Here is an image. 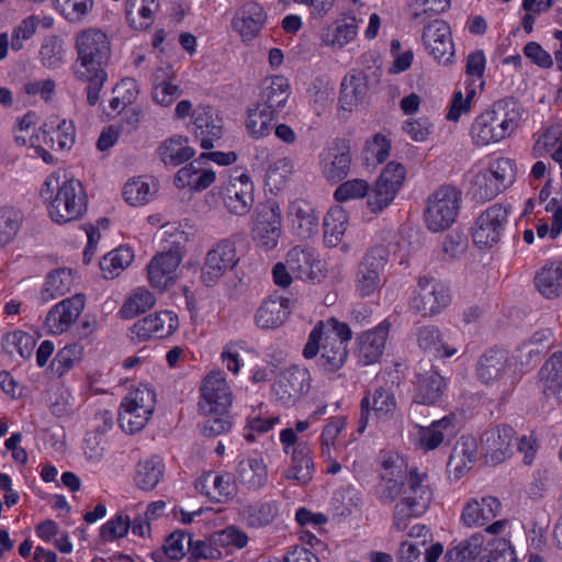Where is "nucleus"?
I'll return each mask as SVG.
<instances>
[{
    "instance_id": "f257e3e1",
    "label": "nucleus",
    "mask_w": 562,
    "mask_h": 562,
    "mask_svg": "<svg viewBox=\"0 0 562 562\" xmlns=\"http://www.w3.org/2000/svg\"><path fill=\"white\" fill-rule=\"evenodd\" d=\"M376 490L383 504H391L400 496L393 512V527L398 531L426 513L432 501L428 474L417 468L408 469L404 458L396 453L383 457Z\"/></svg>"
},
{
    "instance_id": "f03ea898",
    "label": "nucleus",
    "mask_w": 562,
    "mask_h": 562,
    "mask_svg": "<svg viewBox=\"0 0 562 562\" xmlns=\"http://www.w3.org/2000/svg\"><path fill=\"white\" fill-rule=\"evenodd\" d=\"M75 48L77 58L72 67L74 75L77 80L88 85L87 102L95 105L108 79L105 69L111 58L110 40L100 29H86L77 34Z\"/></svg>"
},
{
    "instance_id": "7ed1b4c3",
    "label": "nucleus",
    "mask_w": 562,
    "mask_h": 562,
    "mask_svg": "<svg viewBox=\"0 0 562 562\" xmlns=\"http://www.w3.org/2000/svg\"><path fill=\"white\" fill-rule=\"evenodd\" d=\"M352 337L351 329L346 323L336 318L318 322L308 335L303 348L305 359H314L319 351L318 367L325 372L338 371L347 360V344Z\"/></svg>"
},
{
    "instance_id": "20e7f679",
    "label": "nucleus",
    "mask_w": 562,
    "mask_h": 562,
    "mask_svg": "<svg viewBox=\"0 0 562 562\" xmlns=\"http://www.w3.org/2000/svg\"><path fill=\"white\" fill-rule=\"evenodd\" d=\"M41 195L48 202L49 217L57 224L79 220L87 211V195L77 179H65L52 175L46 178Z\"/></svg>"
},
{
    "instance_id": "39448f33",
    "label": "nucleus",
    "mask_w": 562,
    "mask_h": 562,
    "mask_svg": "<svg viewBox=\"0 0 562 562\" xmlns=\"http://www.w3.org/2000/svg\"><path fill=\"white\" fill-rule=\"evenodd\" d=\"M520 119L521 114L515 101L495 102L490 110L475 119L471 137L477 146L497 143L514 132Z\"/></svg>"
},
{
    "instance_id": "423d86ee",
    "label": "nucleus",
    "mask_w": 562,
    "mask_h": 562,
    "mask_svg": "<svg viewBox=\"0 0 562 562\" xmlns=\"http://www.w3.org/2000/svg\"><path fill=\"white\" fill-rule=\"evenodd\" d=\"M156 394L147 387L131 391L122 401L119 422L125 432L134 434L145 427L155 409Z\"/></svg>"
},
{
    "instance_id": "0eeeda50",
    "label": "nucleus",
    "mask_w": 562,
    "mask_h": 562,
    "mask_svg": "<svg viewBox=\"0 0 562 562\" xmlns=\"http://www.w3.org/2000/svg\"><path fill=\"white\" fill-rule=\"evenodd\" d=\"M460 209V192L449 186L440 187L427 200L425 221L429 231L442 232L456 221Z\"/></svg>"
},
{
    "instance_id": "6e6552de",
    "label": "nucleus",
    "mask_w": 562,
    "mask_h": 562,
    "mask_svg": "<svg viewBox=\"0 0 562 562\" xmlns=\"http://www.w3.org/2000/svg\"><path fill=\"white\" fill-rule=\"evenodd\" d=\"M184 240V232H177L175 240L170 241L169 248L150 260L147 266V273L153 288L162 291L175 284L177 268L182 260V243Z\"/></svg>"
},
{
    "instance_id": "1a4fd4ad",
    "label": "nucleus",
    "mask_w": 562,
    "mask_h": 562,
    "mask_svg": "<svg viewBox=\"0 0 562 562\" xmlns=\"http://www.w3.org/2000/svg\"><path fill=\"white\" fill-rule=\"evenodd\" d=\"M406 169L402 164L389 162L367 193V204L372 213H380L394 200L404 183Z\"/></svg>"
},
{
    "instance_id": "9d476101",
    "label": "nucleus",
    "mask_w": 562,
    "mask_h": 562,
    "mask_svg": "<svg viewBox=\"0 0 562 562\" xmlns=\"http://www.w3.org/2000/svg\"><path fill=\"white\" fill-rule=\"evenodd\" d=\"M281 225L282 215L279 203L272 199L259 203L254 214V240L266 249L274 248L281 235Z\"/></svg>"
},
{
    "instance_id": "9b49d317",
    "label": "nucleus",
    "mask_w": 562,
    "mask_h": 562,
    "mask_svg": "<svg viewBox=\"0 0 562 562\" xmlns=\"http://www.w3.org/2000/svg\"><path fill=\"white\" fill-rule=\"evenodd\" d=\"M450 303L449 289L434 278L420 277L417 292L412 297L411 307L423 316L439 314Z\"/></svg>"
},
{
    "instance_id": "f8f14e48",
    "label": "nucleus",
    "mask_w": 562,
    "mask_h": 562,
    "mask_svg": "<svg viewBox=\"0 0 562 562\" xmlns=\"http://www.w3.org/2000/svg\"><path fill=\"white\" fill-rule=\"evenodd\" d=\"M509 207L494 204L481 213L472 227L473 243L480 247H491L501 240L508 222Z\"/></svg>"
},
{
    "instance_id": "ddd939ff",
    "label": "nucleus",
    "mask_w": 562,
    "mask_h": 562,
    "mask_svg": "<svg viewBox=\"0 0 562 562\" xmlns=\"http://www.w3.org/2000/svg\"><path fill=\"white\" fill-rule=\"evenodd\" d=\"M389 257L390 251L383 245L372 247L366 254L359 265L356 280V290L360 296H370L380 288V273L383 271Z\"/></svg>"
},
{
    "instance_id": "4468645a",
    "label": "nucleus",
    "mask_w": 562,
    "mask_h": 562,
    "mask_svg": "<svg viewBox=\"0 0 562 562\" xmlns=\"http://www.w3.org/2000/svg\"><path fill=\"white\" fill-rule=\"evenodd\" d=\"M233 402V395L225 380L224 373L213 371L207 374L201 385V401L199 407L202 414H225Z\"/></svg>"
},
{
    "instance_id": "2eb2a0df",
    "label": "nucleus",
    "mask_w": 562,
    "mask_h": 562,
    "mask_svg": "<svg viewBox=\"0 0 562 562\" xmlns=\"http://www.w3.org/2000/svg\"><path fill=\"white\" fill-rule=\"evenodd\" d=\"M311 387L310 372L292 366L278 375L273 384L276 400L283 406H293Z\"/></svg>"
},
{
    "instance_id": "dca6fc26",
    "label": "nucleus",
    "mask_w": 562,
    "mask_h": 562,
    "mask_svg": "<svg viewBox=\"0 0 562 562\" xmlns=\"http://www.w3.org/2000/svg\"><path fill=\"white\" fill-rule=\"evenodd\" d=\"M237 262L235 244L229 239H222L206 254L201 273L202 282L206 286L214 285Z\"/></svg>"
},
{
    "instance_id": "f3484780",
    "label": "nucleus",
    "mask_w": 562,
    "mask_h": 562,
    "mask_svg": "<svg viewBox=\"0 0 562 562\" xmlns=\"http://www.w3.org/2000/svg\"><path fill=\"white\" fill-rule=\"evenodd\" d=\"M515 430L508 425L486 430L481 437V450L488 465H497L513 453Z\"/></svg>"
},
{
    "instance_id": "a211bd4d",
    "label": "nucleus",
    "mask_w": 562,
    "mask_h": 562,
    "mask_svg": "<svg viewBox=\"0 0 562 562\" xmlns=\"http://www.w3.org/2000/svg\"><path fill=\"white\" fill-rule=\"evenodd\" d=\"M423 43L429 55L441 64H448L454 55L451 30L443 20H435L424 27Z\"/></svg>"
},
{
    "instance_id": "6ab92c4d",
    "label": "nucleus",
    "mask_w": 562,
    "mask_h": 562,
    "mask_svg": "<svg viewBox=\"0 0 562 562\" xmlns=\"http://www.w3.org/2000/svg\"><path fill=\"white\" fill-rule=\"evenodd\" d=\"M85 304L83 294H75L56 304L45 318L47 331L53 335L66 333L82 313Z\"/></svg>"
},
{
    "instance_id": "aec40b11",
    "label": "nucleus",
    "mask_w": 562,
    "mask_h": 562,
    "mask_svg": "<svg viewBox=\"0 0 562 562\" xmlns=\"http://www.w3.org/2000/svg\"><path fill=\"white\" fill-rule=\"evenodd\" d=\"M285 262L297 279L319 282L325 277L322 262L313 248L293 247L289 250Z\"/></svg>"
},
{
    "instance_id": "412c9836",
    "label": "nucleus",
    "mask_w": 562,
    "mask_h": 562,
    "mask_svg": "<svg viewBox=\"0 0 562 562\" xmlns=\"http://www.w3.org/2000/svg\"><path fill=\"white\" fill-rule=\"evenodd\" d=\"M179 326L178 317L169 311H161L137 321L132 331L139 341L151 338L162 339L170 336Z\"/></svg>"
},
{
    "instance_id": "4be33fe9",
    "label": "nucleus",
    "mask_w": 562,
    "mask_h": 562,
    "mask_svg": "<svg viewBox=\"0 0 562 562\" xmlns=\"http://www.w3.org/2000/svg\"><path fill=\"white\" fill-rule=\"evenodd\" d=\"M502 504L493 496L469 499L461 512L460 521L467 528L485 526L501 513Z\"/></svg>"
},
{
    "instance_id": "5701e85b",
    "label": "nucleus",
    "mask_w": 562,
    "mask_h": 562,
    "mask_svg": "<svg viewBox=\"0 0 562 562\" xmlns=\"http://www.w3.org/2000/svg\"><path fill=\"white\" fill-rule=\"evenodd\" d=\"M195 137L204 149L214 147L223 136V120L211 106H199L192 112Z\"/></svg>"
},
{
    "instance_id": "b1692460",
    "label": "nucleus",
    "mask_w": 562,
    "mask_h": 562,
    "mask_svg": "<svg viewBox=\"0 0 562 562\" xmlns=\"http://www.w3.org/2000/svg\"><path fill=\"white\" fill-rule=\"evenodd\" d=\"M323 175L329 181H340L350 170V146L346 139H339L322 155Z\"/></svg>"
},
{
    "instance_id": "393cba45",
    "label": "nucleus",
    "mask_w": 562,
    "mask_h": 562,
    "mask_svg": "<svg viewBox=\"0 0 562 562\" xmlns=\"http://www.w3.org/2000/svg\"><path fill=\"white\" fill-rule=\"evenodd\" d=\"M266 20L263 8L256 2H248L236 11L232 26L243 42L248 43L260 33Z\"/></svg>"
},
{
    "instance_id": "a878e982",
    "label": "nucleus",
    "mask_w": 562,
    "mask_h": 562,
    "mask_svg": "<svg viewBox=\"0 0 562 562\" xmlns=\"http://www.w3.org/2000/svg\"><path fill=\"white\" fill-rule=\"evenodd\" d=\"M390 324L381 323L358 337V357L364 366L376 362L383 353Z\"/></svg>"
},
{
    "instance_id": "bb28decb",
    "label": "nucleus",
    "mask_w": 562,
    "mask_h": 562,
    "mask_svg": "<svg viewBox=\"0 0 562 562\" xmlns=\"http://www.w3.org/2000/svg\"><path fill=\"white\" fill-rule=\"evenodd\" d=\"M417 342L420 349L436 358H451L458 352V347L434 325L418 329Z\"/></svg>"
},
{
    "instance_id": "cd10ccee",
    "label": "nucleus",
    "mask_w": 562,
    "mask_h": 562,
    "mask_svg": "<svg viewBox=\"0 0 562 562\" xmlns=\"http://www.w3.org/2000/svg\"><path fill=\"white\" fill-rule=\"evenodd\" d=\"M289 216L291 217L295 234L307 239L316 235L318 232V216L313 205L304 200H294L289 207Z\"/></svg>"
},
{
    "instance_id": "c85d7f7f",
    "label": "nucleus",
    "mask_w": 562,
    "mask_h": 562,
    "mask_svg": "<svg viewBox=\"0 0 562 562\" xmlns=\"http://www.w3.org/2000/svg\"><path fill=\"white\" fill-rule=\"evenodd\" d=\"M446 386L443 378L432 367L419 366L417 372L415 402L418 404H434L442 395Z\"/></svg>"
},
{
    "instance_id": "c756f323",
    "label": "nucleus",
    "mask_w": 562,
    "mask_h": 562,
    "mask_svg": "<svg viewBox=\"0 0 562 562\" xmlns=\"http://www.w3.org/2000/svg\"><path fill=\"white\" fill-rule=\"evenodd\" d=\"M453 416H446L420 430V446L425 451L437 449L442 442L449 443L458 434Z\"/></svg>"
},
{
    "instance_id": "7c9ffc66",
    "label": "nucleus",
    "mask_w": 562,
    "mask_h": 562,
    "mask_svg": "<svg viewBox=\"0 0 562 562\" xmlns=\"http://www.w3.org/2000/svg\"><path fill=\"white\" fill-rule=\"evenodd\" d=\"M236 480L247 491L257 492L268 482L267 464L261 458H247L239 461Z\"/></svg>"
},
{
    "instance_id": "2f4dec72",
    "label": "nucleus",
    "mask_w": 562,
    "mask_h": 562,
    "mask_svg": "<svg viewBox=\"0 0 562 562\" xmlns=\"http://www.w3.org/2000/svg\"><path fill=\"white\" fill-rule=\"evenodd\" d=\"M476 442L472 437H461L453 447L449 460L448 472L456 480L461 479L475 461Z\"/></svg>"
},
{
    "instance_id": "473e14b6",
    "label": "nucleus",
    "mask_w": 562,
    "mask_h": 562,
    "mask_svg": "<svg viewBox=\"0 0 562 562\" xmlns=\"http://www.w3.org/2000/svg\"><path fill=\"white\" fill-rule=\"evenodd\" d=\"M195 488L201 494L217 503L231 498L235 493L231 475L227 473H205L195 481Z\"/></svg>"
},
{
    "instance_id": "72a5a7b5",
    "label": "nucleus",
    "mask_w": 562,
    "mask_h": 562,
    "mask_svg": "<svg viewBox=\"0 0 562 562\" xmlns=\"http://www.w3.org/2000/svg\"><path fill=\"white\" fill-rule=\"evenodd\" d=\"M508 364V355L504 349L492 348L483 353L476 363V375L485 384L497 381Z\"/></svg>"
},
{
    "instance_id": "f704fd0d",
    "label": "nucleus",
    "mask_w": 562,
    "mask_h": 562,
    "mask_svg": "<svg viewBox=\"0 0 562 562\" xmlns=\"http://www.w3.org/2000/svg\"><path fill=\"white\" fill-rule=\"evenodd\" d=\"M543 394L547 398L562 402V352L553 353L539 372Z\"/></svg>"
},
{
    "instance_id": "c9c22d12",
    "label": "nucleus",
    "mask_w": 562,
    "mask_h": 562,
    "mask_svg": "<svg viewBox=\"0 0 562 562\" xmlns=\"http://www.w3.org/2000/svg\"><path fill=\"white\" fill-rule=\"evenodd\" d=\"M172 76L170 65L157 68L153 75V99L162 106H169L182 93L181 88L171 81Z\"/></svg>"
},
{
    "instance_id": "e433bc0d",
    "label": "nucleus",
    "mask_w": 562,
    "mask_h": 562,
    "mask_svg": "<svg viewBox=\"0 0 562 562\" xmlns=\"http://www.w3.org/2000/svg\"><path fill=\"white\" fill-rule=\"evenodd\" d=\"M194 149L187 137L176 135L164 140L157 155L165 166L178 167L194 156Z\"/></svg>"
},
{
    "instance_id": "4c0bfd02",
    "label": "nucleus",
    "mask_w": 562,
    "mask_h": 562,
    "mask_svg": "<svg viewBox=\"0 0 562 562\" xmlns=\"http://www.w3.org/2000/svg\"><path fill=\"white\" fill-rule=\"evenodd\" d=\"M288 315V300L269 297L257 310L255 321L262 329H274L284 323Z\"/></svg>"
},
{
    "instance_id": "58836bf2",
    "label": "nucleus",
    "mask_w": 562,
    "mask_h": 562,
    "mask_svg": "<svg viewBox=\"0 0 562 562\" xmlns=\"http://www.w3.org/2000/svg\"><path fill=\"white\" fill-rule=\"evenodd\" d=\"M222 193L224 205L231 214L244 216L254 205V184L239 188L235 183H228Z\"/></svg>"
},
{
    "instance_id": "ea45409f",
    "label": "nucleus",
    "mask_w": 562,
    "mask_h": 562,
    "mask_svg": "<svg viewBox=\"0 0 562 562\" xmlns=\"http://www.w3.org/2000/svg\"><path fill=\"white\" fill-rule=\"evenodd\" d=\"M158 0H126L125 14L134 30H147L155 21Z\"/></svg>"
},
{
    "instance_id": "a19ab883",
    "label": "nucleus",
    "mask_w": 562,
    "mask_h": 562,
    "mask_svg": "<svg viewBox=\"0 0 562 562\" xmlns=\"http://www.w3.org/2000/svg\"><path fill=\"white\" fill-rule=\"evenodd\" d=\"M367 76L361 72L348 74L342 82L339 103L342 110L351 111L367 93Z\"/></svg>"
},
{
    "instance_id": "79ce46f5",
    "label": "nucleus",
    "mask_w": 562,
    "mask_h": 562,
    "mask_svg": "<svg viewBox=\"0 0 562 562\" xmlns=\"http://www.w3.org/2000/svg\"><path fill=\"white\" fill-rule=\"evenodd\" d=\"M358 33V22L353 15H345L327 27L323 41L327 46L341 48L351 42Z\"/></svg>"
},
{
    "instance_id": "37998d69",
    "label": "nucleus",
    "mask_w": 562,
    "mask_h": 562,
    "mask_svg": "<svg viewBox=\"0 0 562 562\" xmlns=\"http://www.w3.org/2000/svg\"><path fill=\"white\" fill-rule=\"evenodd\" d=\"M279 514L278 503L274 501L255 502L243 509L245 524L249 528L260 529L270 526Z\"/></svg>"
},
{
    "instance_id": "c03bdc74",
    "label": "nucleus",
    "mask_w": 562,
    "mask_h": 562,
    "mask_svg": "<svg viewBox=\"0 0 562 562\" xmlns=\"http://www.w3.org/2000/svg\"><path fill=\"white\" fill-rule=\"evenodd\" d=\"M314 462L306 445H297L292 453V465L284 472L286 480L306 484L313 477Z\"/></svg>"
},
{
    "instance_id": "a18cd8bd",
    "label": "nucleus",
    "mask_w": 562,
    "mask_h": 562,
    "mask_svg": "<svg viewBox=\"0 0 562 562\" xmlns=\"http://www.w3.org/2000/svg\"><path fill=\"white\" fill-rule=\"evenodd\" d=\"M74 276L71 270L60 268L52 271L45 281L44 288L40 293L38 300L42 304L61 296L70 291L74 284Z\"/></svg>"
},
{
    "instance_id": "49530a36",
    "label": "nucleus",
    "mask_w": 562,
    "mask_h": 562,
    "mask_svg": "<svg viewBox=\"0 0 562 562\" xmlns=\"http://www.w3.org/2000/svg\"><path fill=\"white\" fill-rule=\"evenodd\" d=\"M536 286L539 292L548 297H557L562 293V261L546 265L537 273Z\"/></svg>"
},
{
    "instance_id": "de8ad7c7",
    "label": "nucleus",
    "mask_w": 562,
    "mask_h": 562,
    "mask_svg": "<svg viewBox=\"0 0 562 562\" xmlns=\"http://www.w3.org/2000/svg\"><path fill=\"white\" fill-rule=\"evenodd\" d=\"M290 97V85L285 77L274 76L263 86L260 98L261 105L273 112L283 108Z\"/></svg>"
},
{
    "instance_id": "09e8293b",
    "label": "nucleus",
    "mask_w": 562,
    "mask_h": 562,
    "mask_svg": "<svg viewBox=\"0 0 562 562\" xmlns=\"http://www.w3.org/2000/svg\"><path fill=\"white\" fill-rule=\"evenodd\" d=\"M42 131L46 143V138L49 137L53 149L55 146L61 150L70 149L75 144L76 128L72 121L61 120L56 126L53 122L44 124Z\"/></svg>"
},
{
    "instance_id": "8fccbe9b",
    "label": "nucleus",
    "mask_w": 562,
    "mask_h": 562,
    "mask_svg": "<svg viewBox=\"0 0 562 562\" xmlns=\"http://www.w3.org/2000/svg\"><path fill=\"white\" fill-rule=\"evenodd\" d=\"M274 112L267 106L261 105L260 102L256 103L248 110V117L246 121V128L254 138H261L270 134L272 131L271 122Z\"/></svg>"
},
{
    "instance_id": "3c124183",
    "label": "nucleus",
    "mask_w": 562,
    "mask_h": 562,
    "mask_svg": "<svg viewBox=\"0 0 562 562\" xmlns=\"http://www.w3.org/2000/svg\"><path fill=\"white\" fill-rule=\"evenodd\" d=\"M164 469L162 460L156 456L139 461L135 474L136 485L144 491L153 490L159 483Z\"/></svg>"
},
{
    "instance_id": "603ef678",
    "label": "nucleus",
    "mask_w": 562,
    "mask_h": 562,
    "mask_svg": "<svg viewBox=\"0 0 562 562\" xmlns=\"http://www.w3.org/2000/svg\"><path fill=\"white\" fill-rule=\"evenodd\" d=\"M483 544L484 536L481 532L474 533L449 549L443 559L447 562H472L480 555Z\"/></svg>"
},
{
    "instance_id": "864d4df0",
    "label": "nucleus",
    "mask_w": 562,
    "mask_h": 562,
    "mask_svg": "<svg viewBox=\"0 0 562 562\" xmlns=\"http://www.w3.org/2000/svg\"><path fill=\"white\" fill-rule=\"evenodd\" d=\"M348 224L347 213L339 206L330 209L324 217V239L329 246H336L344 236Z\"/></svg>"
},
{
    "instance_id": "5fc2aeb1",
    "label": "nucleus",
    "mask_w": 562,
    "mask_h": 562,
    "mask_svg": "<svg viewBox=\"0 0 562 562\" xmlns=\"http://www.w3.org/2000/svg\"><path fill=\"white\" fill-rule=\"evenodd\" d=\"M308 94L314 112L321 115L334 102V83L325 78H316L308 88Z\"/></svg>"
},
{
    "instance_id": "6e6d98bb",
    "label": "nucleus",
    "mask_w": 562,
    "mask_h": 562,
    "mask_svg": "<svg viewBox=\"0 0 562 562\" xmlns=\"http://www.w3.org/2000/svg\"><path fill=\"white\" fill-rule=\"evenodd\" d=\"M134 254L130 247L121 246L106 254L100 261V267L105 278L116 277L121 270L130 266Z\"/></svg>"
},
{
    "instance_id": "4d7b16f0",
    "label": "nucleus",
    "mask_w": 562,
    "mask_h": 562,
    "mask_svg": "<svg viewBox=\"0 0 562 562\" xmlns=\"http://www.w3.org/2000/svg\"><path fill=\"white\" fill-rule=\"evenodd\" d=\"M34 347V338L21 330L7 334L2 340V348L4 352L11 356L18 353L23 359L31 357Z\"/></svg>"
},
{
    "instance_id": "13d9d810",
    "label": "nucleus",
    "mask_w": 562,
    "mask_h": 562,
    "mask_svg": "<svg viewBox=\"0 0 562 562\" xmlns=\"http://www.w3.org/2000/svg\"><path fill=\"white\" fill-rule=\"evenodd\" d=\"M487 171L493 179L501 184L495 187L492 192H495L496 190H505L515 182L516 166L509 158L502 157L492 160L488 165Z\"/></svg>"
},
{
    "instance_id": "bf43d9fd",
    "label": "nucleus",
    "mask_w": 562,
    "mask_h": 562,
    "mask_svg": "<svg viewBox=\"0 0 562 562\" xmlns=\"http://www.w3.org/2000/svg\"><path fill=\"white\" fill-rule=\"evenodd\" d=\"M293 161L289 157L280 158L271 164L266 172V186L270 191L281 190L293 172Z\"/></svg>"
},
{
    "instance_id": "052dcab7",
    "label": "nucleus",
    "mask_w": 562,
    "mask_h": 562,
    "mask_svg": "<svg viewBox=\"0 0 562 562\" xmlns=\"http://www.w3.org/2000/svg\"><path fill=\"white\" fill-rule=\"evenodd\" d=\"M22 214L12 206H0V246L9 244L18 234Z\"/></svg>"
},
{
    "instance_id": "680f3d73",
    "label": "nucleus",
    "mask_w": 562,
    "mask_h": 562,
    "mask_svg": "<svg viewBox=\"0 0 562 562\" xmlns=\"http://www.w3.org/2000/svg\"><path fill=\"white\" fill-rule=\"evenodd\" d=\"M56 8L71 23H80L93 9V0H55Z\"/></svg>"
},
{
    "instance_id": "e2e57ef3",
    "label": "nucleus",
    "mask_w": 562,
    "mask_h": 562,
    "mask_svg": "<svg viewBox=\"0 0 562 562\" xmlns=\"http://www.w3.org/2000/svg\"><path fill=\"white\" fill-rule=\"evenodd\" d=\"M155 305L154 295L146 289H138L122 306L120 313L124 318H132Z\"/></svg>"
},
{
    "instance_id": "0e129e2a",
    "label": "nucleus",
    "mask_w": 562,
    "mask_h": 562,
    "mask_svg": "<svg viewBox=\"0 0 562 562\" xmlns=\"http://www.w3.org/2000/svg\"><path fill=\"white\" fill-rule=\"evenodd\" d=\"M123 194L128 204L136 206L147 203L154 191L148 181L143 178H135L125 184Z\"/></svg>"
},
{
    "instance_id": "69168bd1",
    "label": "nucleus",
    "mask_w": 562,
    "mask_h": 562,
    "mask_svg": "<svg viewBox=\"0 0 562 562\" xmlns=\"http://www.w3.org/2000/svg\"><path fill=\"white\" fill-rule=\"evenodd\" d=\"M131 528V519L125 514H117L104 524L100 529V538L103 541H113L127 535Z\"/></svg>"
},
{
    "instance_id": "338daca9",
    "label": "nucleus",
    "mask_w": 562,
    "mask_h": 562,
    "mask_svg": "<svg viewBox=\"0 0 562 562\" xmlns=\"http://www.w3.org/2000/svg\"><path fill=\"white\" fill-rule=\"evenodd\" d=\"M369 183L363 179H352L342 182L334 192V198L338 202H346L353 199L367 196Z\"/></svg>"
},
{
    "instance_id": "774afa93",
    "label": "nucleus",
    "mask_w": 562,
    "mask_h": 562,
    "mask_svg": "<svg viewBox=\"0 0 562 562\" xmlns=\"http://www.w3.org/2000/svg\"><path fill=\"white\" fill-rule=\"evenodd\" d=\"M248 540L247 533L235 526L226 527L213 536V542L215 544L222 547L233 546L237 549L245 548Z\"/></svg>"
}]
</instances>
